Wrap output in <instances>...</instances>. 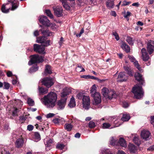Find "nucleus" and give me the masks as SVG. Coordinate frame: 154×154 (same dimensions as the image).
Segmentation results:
<instances>
[{"label": "nucleus", "instance_id": "obj_20", "mask_svg": "<svg viewBox=\"0 0 154 154\" xmlns=\"http://www.w3.org/2000/svg\"><path fill=\"white\" fill-rule=\"evenodd\" d=\"M39 31H41V33L43 35V36L46 38L47 37L50 36L51 35V34H52L51 32H50V31L48 29H40Z\"/></svg>", "mask_w": 154, "mask_h": 154}, {"label": "nucleus", "instance_id": "obj_13", "mask_svg": "<svg viewBox=\"0 0 154 154\" xmlns=\"http://www.w3.org/2000/svg\"><path fill=\"white\" fill-rule=\"evenodd\" d=\"M117 79L120 82H125L126 81L127 77L125 72H121L118 75Z\"/></svg>", "mask_w": 154, "mask_h": 154}, {"label": "nucleus", "instance_id": "obj_42", "mask_svg": "<svg viewBox=\"0 0 154 154\" xmlns=\"http://www.w3.org/2000/svg\"><path fill=\"white\" fill-rule=\"evenodd\" d=\"M84 32V30L83 28H82L79 34H77L76 32H74V34L75 35H76V36L77 37H80L82 35Z\"/></svg>", "mask_w": 154, "mask_h": 154}, {"label": "nucleus", "instance_id": "obj_26", "mask_svg": "<svg viewBox=\"0 0 154 154\" xmlns=\"http://www.w3.org/2000/svg\"><path fill=\"white\" fill-rule=\"evenodd\" d=\"M114 0H108L106 2V6L109 9L112 8L114 5Z\"/></svg>", "mask_w": 154, "mask_h": 154}, {"label": "nucleus", "instance_id": "obj_21", "mask_svg": "<svg viewBox=\"0 0 154 154\" xmlns=\"http://www.w3.org/2000/svg\"><path fill=\"white\" fill-rule=\"evenodd\" d=\"M24 140L22 138H19L17 139L16 142V145L17 148H21L23 145Z\"/></svg>", "mask_w": 154, "mask_h": 154}, {"label": "nucleus", "instance_id": "obj_29", "mask_svg": "<svg viewBox=\"0 0 154 154\" xmlns=\"http://www.w3.org/2000/svg\"><path fill=\"white\" fill-rule=\"evenodd\" d=\"M64 128L68 131H70L72 130L73 126L71 123H66L64 125Z\"/></svg>", "mask_w": 154, "mask_h": 154}, {"label": "nucleus", "instance_id": "obj_45", "mask_svg": "<svg viewBox=\"0 0 154 154\" xmlns=\"http://www.w3.org/2000/svg\"><path fill=\"white\" fill-rule=\"evenodd\" d=\"M112 35L115 36V38L117 41H118L120 39L119 35L116 32H113Z\"/></svg>", "mask_w": 154, "mask_h": 154}, {"label": "nucleus", "instance_id": "obj_61", "mask_svg": "<svg viewBox=\"0 0 154 154\" xmlns=\"http://www.w3.org/2000/svg\"><path fill=\"white\" fill-rule=\"evenodd\" d=\"M39 31L37 30H36L34 32V35L35 36H37L39 35Z\"/></svg>", "mask_w": 154, "mask_h": 154}, {"label": "nucleus", "instance_id": "obj_62", "mask_svg": "<svg viewBox=\"0 0 154 154\" xmlns=\"http://www.w3.org/2000/svg\"><path fill=\"white\" fill-rule=\"evenodd\" d=\"M147 150L151 151H153L154 150V145L150 146L148 149Z\"/></svg>", "mask_w": 154, "mask_h": 154}, {"label": "nucleus", "instance_id": "obj_11", "mask_svg": "<svg viewBox=\"0 0 154 154\" xmlns=\"http://www.w3.org/2000/svg\"><path fill=\"white\" fill-rule=\"evenodd\" d=\"M91 96L93 97L96 105H97L101 102L100 94L99 93L97 92Z\"/></svg>", "mask_w": 154, "mask_h": 154}, {"label": "nucleus", "instance_id": "obj_8", "mask_svg": "<svg viewBox=\"0 0 154 154\" xmlns=\"http://www.w3.org/2000/svg\"><path fill=\"white\" fill-rule=\"evenodd\" d=\"M33 50L34 51L38 52L40 54L45 53L44 52L45 48L42 45L38 44H34L33 46Z\"/></svg>", "mask_w": 154, "mask_h": 154}, {"label": "nucleus", "instance_id": "obj_57", "mask_svg": "<svg viewBox=\"0 0 154 154\" xmlns=\"http://www.w3.org/2000/svg\"><path fill=\"white\" fill-rule=\"evenodd\" d=\"M60 119L58 118H56L52 120L53 122L55 124H58L60 122Z\"/></svg>", "mask_w": 154, "mask_h": 154}, {"label": "nucleus", "instance_id": "obj_39", "mask_svg": "<svg viewBox=\"0 0 154 154\" xmlns=\"http://www.w3.org/2000/svg\"><path fill=\"white\" fill-rule=\"evenodd\" d=\"M96 126L95 123L92 121H90L88 123V127L91 128H93Z\"/></svg>", "mask_w": 154, "mask_h": 154}, {"label": "nucleus", "instance_id": "obj_52", "mask_svg": "<svg viewBox=\"0 0 154 154\" xmlns=\"http://www.w3.org/2000/svg\"><path fill=\"white\" fill-rule=\"evenodd\" d=\"M129 106V104L127 102L125 101L122 102V106L123 107L126 108L128 107Z\"/></svg>", "mask_w": 154, "mask_h": 154}, {"label": "nucleus", "instance_id": "obj_46", "mask_svg": "<svg viewBox=\"0 0 154 154\" xmlns=\"http://www.w3.org/2000/svg\"><path fill=\"white\" fill-rule=\"evenodd\" d=\"M50 40H45V42H44L43 43L44 44V45H42L43 46H44V48H45V47H47L49 45H50Z\"/></svg>", "mask_w": 154, "mask_h": 154}, {"label": "nucleus", "instance_id": "obj_12", "mask_svg": "<svg viewBox=\"0 0 154 154\" xmlns=\"http://www.w3.org/2000/svg\"><path fill=\"white\" fill-rule=\"evenodd\" d=\"M55 15L58 17H62L63 15V9L58 6L53 8Z\"/></svg>", "mask_w": 154, "mask_h": 154}, {"label": "nucleus", "instance_id": "obj_58", "mask_svg": "<svg viewBox=\"0 0 154 154\" xmlns=\"http://www.w3.org/2000/svg\"><path fill=\"white\" fill-rule=\"evenodd\" d=\"M141 52L142 55L146 54H148L146 52V50L144 48H143L141 50Z\"/></svg>", "mask_w": 154, "mask_h": 154}, {"label": "nucleus", "instance_id": "obj_5", "mask_svg": "<svg viewBox=\"0 0 154 154\" xmlns=\"http://www.w3.org/2000/svg\"><path fill=\"white\" fill-rule=\"evenodd\" d=\"M110 142V143L113 146L119 144L121 146L123 147H125L127 146L126 141L122 137L120 138L119 141L114 139H112Z\"/></svg>", "mask_w": 154, "mask_h": 154}, {"label": "nucleus", "instance_id": "obj_41", "mask_svg": "<svg viewBox=\"0 0 154 154\" xmlns=\"http://www.w3.org/2000/svg\"><path fill=\"white\" fill-rule=\"evenodd\" d=\"M143 60L144 61H148L149 59V56L148 54L142 55Z\"/></svg>", "mask_w": 154, "mask_h": 154}, {"label": "nucleus", "instance_id": "obj_30", "mask_svg": "<svg viewBox=\"0 0 154 154\" xmlns=\"http://www.w3.org/2000/svg\"><path fill=\"white\" fill-rule=\"evenodd\" d=\"M130 116L129 115L124 114L121 119L123 122L128 121L130 119Z\"/></svg>", "mask_w": 154, "mask_h": 154}, {"label": "nucleus", "instance_id": "obj_36", "mask_svg": "<svg viewBox=\"0 0 154 154\" xmlns=\"http://www.w3.org/2000/svg\"><path fill=\"white\" fill-rule=\"evenodd\" d=\"M97 87L95 85H93L91 87V89L90 93L91 95H93L94 94L97 92L96 91Z\"/></svg>", "mask_w": 154, "mask_h": 154}, {"label": "nucleus", "instance_id": "obj_47", "mask_svg": "<svg viewBox=\"0 0 154 154\" xmlns=\"http://www.w3.org/2000/svg\"><path fill=\"white\" fill-rule=\"evenodd\" d=\"M64 147V145L63 144H58L56 146V148L60 150L63 149Z\"/></svg>", "mask_w": 154, "mask_h": 154}, {"label": "nucleus", "instance_id": "obj_63", "mask_svg": "<svg viewBox=\"0 0 154 154\" xmlns=\"http://www.w3.org/2000/svg\"><path fill=\"white\" fill-rule=\"evenodd\" d=\"M63 37H61L60 38V41L59 42V44L60 46H61V45L63 43Z\"/></svg>", "mask_w": 154, "mask_h": 154}, {"label": "nucleus", "instance_id": "obj_23", "mask_svg": "<svg viewBox=\"0 0 154 154\" xmlns=\"http://www.w3.org/2000/svg\"><path fill=\"white\" fill-rule=\"evenodd\" d=\"M109 91L108 89L106 88H103L102 90V93L103 96L106 98H109Z\"/></svg>", "mask_w": 154, "mask_h": 154}, {"label": "nucleus", "instance_id": "obj_31", "mask_svg": "<svg viewBox=\"0 0 154 154\" xmlns=\"http://www.w3.org/2000/svg\"><path fill=\"white\" fill-rule=\"evenodd\" d=\"M109 96L108 99L109 100H111L113 98H116L117 97V94L115 92L110 91L109 92Z\"/></svg>", "mask_w": 154, "mask_h": 154}, {"label": "nucleus", "instance_id": "obj_59", "mask_svg": "<svg viewBox=\"0 0 154 154\" xmlns=\"http://www.w3.org/2000/svg\"><path fill=\"white\" fill-rule=\"evenodd\" d=\"M55 114L52 113H49L46 116V117L48 118H51L54 116Z\"/></svg>", "mask_w": 154, "mask_h": 154}, {"label": "nucleus", "instance_id": "obj_60", "mask_svg": "<svg viewBox=\"0 0 154 154\" xmlns=\"http://www.w3.org/2000/svg\"><path fill=\"white\" fill-rule=\"evenodd\" d=\"M131 14V13L129 11H127L126 13V14L124 15V17L125 18H128V16H130Z\"/></svg>", "mask_w": 154, "mask_h": 154}, {"label": "nucleus", "instance_id": "obj_22", "mask_svg": "<svg viewBox=\"0 0 154 154\" xmlns=\"http://www.w3.org/2000/svg\"><path fill=\"white\" fill-rule=\"evenodd\" d=\"M125 70L127 74L130 76L132 77L134 75V71L131 69L127 66H125L124 67Z\"/></svg>", "mask_w": 154, "mask_h": 154}, {"label": "nucleus", "instance_id": "obj_28", "mask_svg": "<svg viewBox=\"0 0 154 154\" xmlns=\"http://www.w3.org/2000/svg\"><path fill=\"white\" fill-rule=\"evenodd\" d=\"M47 38L44 36H40L37 38V42L38 43L43 44L45 42V40H46Z\"/></svg>", "mask_w": 154, "mask_h": 154}, {"label": "nucleus", "instance_id": "obj_49", "mask_svg": "<svg viewBox=\"0 0 154 154\" xmlns=\"http://www.w3.org/2000/svg\"><path fill=\"white\" fill-rule=\"evenodd\" d=\"M131 3V2H127L126 0H125L122 2V4L121 5L122 6H126L129 5Z\"/></svg>", "mask_w": 154, "mask_h": 154}, {"label": "nucleus", "instance_id": "obj_44", "mask_svg": "<svg viewBox=\"0 0 154 154\" xmlns=\"http://www.w3.org/2000/svg\"><path fill=\"white\" fill-rule=\"evenodd\" d=\"M110 126V124L108 123H104L103 124L102 127L103 129L108 128Z\"/></svg>", "mask_w": 154, "mask_h": 154}, {"label": "nucleus", "instance_id": "obj_19", "mask_svg": "<svg viewBox=\"0 0 154 154\" xmlns=\"http://www.w3.org/2000/svg\"><path fill=\"white\" fill-rule=\"evenodd\" d=\"M70 92L68 89H64L63 91L61 93V96L62 98H64L63 99H66V100L67 98V95H69Z\"/></svg>", "mask_w": 154, "mask_h": 154}, {"label": "nucleus", "instance_id": "obj_7", "mask_svg": "<svg viewBox=\"0 0 154 154\" xmlns=\"http://www.w3.org/2000/svg\"><path fill=\"white\" fill-rule=\"evenodd\" d=\"M38 20L40 23L43 25L47 26H49L50 25V21L48 19L47 17L41 16L39 17Z\"/></svg>", "mask_w": 154, "mask_h": 154}, {"label": "nucleus", "instance_id": "obj_17", "mask_svg": "<svg viewBox=\"0 0 154 154\" xmlns=\"http://www.w3.org/2000/svg\"><path fill=\"white\" fill-rule=\"evenodd\" d=\"M54 142V141L53 139H49L46 142V143H45L46 149L47 151L49 150L50 149V148L53 144Z\"/></svg>", "mask_w": 154, "mask_h": 154}, {"label": "nucleus", "instance_id": "obj_55", "mask_svg": "<svg viewBox=\"0 0 154 154\" xmlns=\"http://www.w3.org/2000/svg\"><path fill=\"white\" fill-rule=\"evenodd\" d=\"M6 75L7 76L9 77H11L14 75L12 74V72L9 70L8 71H7Z\"/></svg>", "mask_w": 154, "mask_h": 154}, {"label": "nucleus", "instance_id": "obj_53", "mask_svg": "<svg viewBox=\"0 0 154 154\" xmlns=\"http://www.w3.org/2000/svg\"><path fill=\"white\" fill-rule=\"evenodd\" d=\"M34 128V126L32 125H29L27 126V130L29 131H31L33 130Z\"/></svg>", "mask_w": 154, "mask_h": 154}, {"label": "nucleus", "instance_id": "obj_38", "mask_svg": "<svg viewBox=\"0 0 154 154\" xmlns=\"http://www.w3.org/2000/svg\"><path fill=\"white\" fill-rule=\"evenodd\" d=\"M33 137L38 140H39L40 139V135L38 132H35L34 133Z\"/></svg>", "mask_w": 154, "mask_h": 154}, {"label": "nucleus", "instance_id": "obj_18", "mask_svg": "<svg viewBox=\"0 0 154 154\" xmlns=\"http://www.w3.org/2000/svg\"><path fill=\"white\" fill-rule=\"evenodd\" d=\"M8 2L11 3V5L12 6L11 10L13 11L16 9L18 7L17 5V1L15 0L13 1L12 0H9L8 1Z\"/></svg>", "mask_w": 154, "mask_h": 154}, {"label": "nucleus", "instance_id": "obj_33", "mask_svg": "<svg viewBox=\"0 0 154 154\" xmlns=\"http://www.w3.org/2000/svg\"><path fill=\"white\" fill-rule=\"evenodd\" d=\"M20 111V109H18L16 108H14V110L12 112V116H18V113Z\"/></svg>", "mask_w": 154, "mask_h": 154}, {"label": "nucleus", "instance_id": "obj_27", "mask_svg": "<svg viewBox=\"0 0 154 154\" xmlns=\"http://www.w3.org/2000/svg\"><path fill=\"white\" fill-rule=\"evenodd\" d=\"M122 48L127 53H129L130 51V47L125 42H123L122 45Z\"/></svg>", "mask_w": 154, "mask_h": 154}, {"label": "nucleus", "instance_id": "obj_1", "mask_svg": "<svg viewBox=\"0 0 154 154\" xmlns=\"http://www.w3.org/2000/svg\"><path fill=\"white\" fill-rule=\"evenodd\" d=\"M134 76L135 79L139 82L140 85L138 84L135 85L133 88L132 91L134 94V98L140 99L143 96L144 92L141 85H143L145 83V81L142 75L138 72H136Z\"/></svg>", "mask_w": 154, "mask_h": 154}, {"label": "nucleus", "instance_id": "obj_25", "mask_svg": "<svg viewBox=\"0 0 154 154\" xmlns=\"http://www.w3.org/2000/svg\"><path fill=\"white\" fill-rule=\"evenodd\" d=\"M38 88L40 95H43L48 92V89L47 88H45L42 86L40 87L39 86H38Z\"/></svg>", "mask_w": 154, "mask_h": 154}, {"label": "nucleus", "instance_id": "obj_50", "mask_svg": "<svg viewBox=\"0 0 154 154\" xmlns=\"http://www.w3.org/2000/svg\"><path fill=\"white\" fill-rule=\"evenodd\" d=\"M84 95H83V94L82 93H79L77 95V97L78 99L81 100L82 99Z\"/></svg>", "mask_w": 154, "mask_h": 154}, {"label": "nucleus", "instance_id": "obj_64", "mask_svg": "<svg viewBox=\"0 0 154 154\" xmlns=\"http://www.w3.org/2000/svg\"><path fill=\"white\" fill-rule=\"evenodd\" d=\"M80 134L78 132L75 134V137L76 138H79L80 137Z\"/></svg>", "mask_w": 154, "mask_h": 154}, {"label": "nucleus", "instance_id": "obj_48", "mask_svg": "<svg viewBox=\"0 0 154 154\" xmlns=\"http://www.w3.org/2000/svg\"><path fill=\"white\" fill-rule=\"evenodd\" d=\"M62 4H63V7L66 10H69L70 9V7L67 4L66 2L63 3Z\"/></svg>", "mask_w": 154, "mask_h": 154}, {"label": "nucleus", "instance_id": "obj_2", "mask_svg": "<svg viewBox=\"0 0 154 154\" xmlns=\"http://www.w3.org/2000/svg\"><path fill=\"white\" fill-rule=\"evenodd\" d=\"M57 99L56 93L51 92L47 95L45 96L41 99L43 103L49 108H53L55 106V103Z\"/></svg>", "mask_w": 154, "mask_h": 154}, {"label": "nucleus", "instance_id": "obj_54", "mask_svg": "<svg viewBox=\"0 0 154 154\" xmlns=\"http://www.w3.org/2000/svg\"><path fill=\"white\" fill-rule=\"evenodd\" d=\"M129 149L131 152H134L135 151V147L134 145H131L129 147Z\"/></svg>", "mask_w": 154, "mask_h": 154}, {"label": "nucleus", "instance_id": "obj_35", "mask_svg": "<svg viewBox=\"0 0 154 154\" xmlns=\"http://www.w3.org/2000/svg\"><path fill=\"white\" fill-rule=\"evenodd\" d=\"M126 41L130 45H133L134 43V41L133 38L131 37L128 36L126 39Z\"/></svg>", "mask_w": 154, "mask_h": 154}, {"label": "nucleus", "instance_id": "obj_51", "mask_svg": "<svg viewBox=\"0 0 154 154\" xmlns=\"http://www.w3.org/2000/svg\"><path fill=\"white\" fill-rule=\"evenodd\" d=\"M4 88L8 89L10 87V84L6 82H4Z\"/></svg>", "mask_w": 154, "mask_h": 154}, {"label": "nucleus", "instance_id": "obj_16", "mask_svg": "<svg viewBox=\"0 0 154 154\" xmlns=\"http://www.w3.org/2000/svg\"><path fill=\"white\" fill-rule=\"evenodd\" d=\"M44 72L45 75H46L51 74L52 73L51 66L49 65L46 64L45 66V69Z\"/></svg>", "mask_w": 154, "mask_h": 154}, {"label": "nucleus", "instance_id": "obj_43", "mask_svg": "<svg viewBox=\"0 0 154 154\" xmlns=\"http://www.w3.org/2000/svg\"><path fill=\"white\" fill-rule=\"evenodd\" d=\"M38 69V67L36 65L35 66H33L30 69V71L31 72H34L37 71Z\"/></svg>", "mask_w": 154, "mask_h": 154}, {"label": "nucleus", "instance_id": "obj_3", "mask_svg": "<svg viewBox=\"0 0 154 154\" xmlns=\"http://www.w3.org/2000/svg\"><path fill=\"white\" fill-rule=\"evenodd\" d=\"M41 83L42 85H44L47 88H48L54 84V78L51 77L44 78L42 79Z\"/></svg>", "mask_w": 154, "mask_h": 154}, {"label": "nucleus", "instance_id": "obj_10", "mask_svg": "<svg viewBox=\"0 0 154 154\" xmlns=\"http://www.w3.org/2000/svg\"><path fill=\"white\" fill-rule=\"evenodd\" d=\"M128 58L131 62L134 63V64L135 67H136L140 72H141L142 69L141 67H140L138 62L136 60L135 58L133 56L130 55H128Z\"/></svg>", "mask_w": 154, "mask_h": 154}, {"label": "nucleus", "instance_id": "obj_9", "mask_svg": "<svg viewBox=\"0 0 154 154\" xmlns=\"http://www.w3.org/2000/svg\"><path fill=\"white\" fill-rule=\"evenodd\" d=\"M66 102V99H63V98L59 100L57 104V109L60 110L63 109L65 106Z\"/></svg>", "mask_w": 154, "mask_h": 154}, {"label": "nucleus", "instance_id": "obj_34", "mask_svg": "<svg viewBox=\"0 0 154 154\" xmlns=\"http://www.w3.org/2000/svg\"><path fill=\"white\" fill-rule=\"evenodd\" d=\"M68 106L70 108H72L75 106V101L74 99L72 97L69 103Z\"/></svg>", "mask_w": 154, "mask_h": 154}, {"label": "nucleus", "instance_id": "obj_4", "mask_svg": "<svg viewBox=\"0 0 154 154\" xmlns=\"http://www.w3.org/2000/svg\"><path fill=\"white\" fill-rule=\"evenodd\" d=\"M32 58L28 62L29 65L32 64L39 63L42 62L44 60V57L42 56H39L38 54H34L31 56Z\"/></svg>", "mask_w": 154, "mask_h": 154}, {"label": "nucleus", "instance_id": "obj_40", "mask_svg": "<svg viewBox=\"0 0 154 154\" xmlns=\"http://www.w3.org/2000/svg\"><path fill=\"white\" fill-rule=\"evenodd\" d=\"M45 13L46 15L49 17L51 19L53 18V16L52 14L51 11L49 10H46L45 11Z\"/></svg>", "mask_w": 154, "mask_h": 154}, {"label": "nucleus", "instance_id": "obj_32", "mask_svg": "<svg viewBox=\"0 0 154 154\" xmlns=\"http://www.w3.org/2000/svg\"><path fill=\"white\" fill-rule=\"evenodd\" d=\"M134 142L137 145L139 146L141 143V141L138 137L134 136L133 139Z\"/></svg>", "mask_w": 154, "mask_h": 154}, {"label": "nucleus", "instance_id": "obj_14", "mask_svg": "<svg viewBox=\"0 0 154 154\" xmlns=\"http://www.w3.org/2000/svg\"><path fill=\"white\" fill-rule=\"evenodd\" d=\"M150 134V133L149 131L144 130L142 131L141 136L143 139L147 140Z\"/></svg>", "mask_w": 154, "mask_h": 154}, {"label": "nucleus", "instance_id": "obj_56", "mask_svg": "<svg viewBox=\"0 0 154 154\" xmlns=\"http://www.w3.org/2000/svg\"><path fill=\"white\" fill-rule=\"evenodd\" d=\"M19 118L20 120L22 121V122H24L26 120L27 118L26 117L24 116H20Z\"/></svg>", "mask_w": 154, "mask_h": 154}, {"label": "nucleus", "instance_id": "obj_24", "mask_svg": "<svg viewBox=\"0 0 154 154\" xmlns=\"http://www.w3.org/2000/svg\"><path fill=\"white\" fill-rule=\"evenodd\" d=\"M9 3H7L6 4H4L2 5L1 10L2 12L4 13H7L9 12V10L10 9V8L6 9V5H8Z\"/></svg>", "mask_w": 154, "mask_h": 154}, {"label": "nucleus", "instance_id": "obj_37", "mask_svg": "<svg viewBox=\"0 0 154 154\" xmlns=\"http://www.w3.org/2000/svg\"><path fill=\"white\" fill-rule=\"evenodd\" d=\"M27 103L29 106H32L34 105V102L33 100L29 98H28L27 100Z\"/></svg>", "mask_w": 154, "mask_h": 154}, {"label": "nucleus", "instance_id": "obj_15", "mask_svg": "<svg viewBox=\"0 0 154 154\" xmlns=\"http://www.w3.org/2000/svg\"><path fill=\"white\" fill-rule=\"evenodd\" d=\"M149 42L147 44V50L150 54H151L154 51V46L152 45H153L151 42Z\"/></svg>", "mask_w": 154, "mask_h": 154}, {"label": "nucleus", "instance_id": "obj_6", "mask_svg": "<svg viewBox=\"0 0 154 154\" xmlns=\"http://www.w3.org/2000/svg\"><path fill=\"white\" fill-rule=\"evenodd\" d=\"M83 107L85 109H88L90 106V99L89 96L84 95L82 98Z\"/></svg>", "mask_w": 154, "mask_h": 154}]
</instances>
